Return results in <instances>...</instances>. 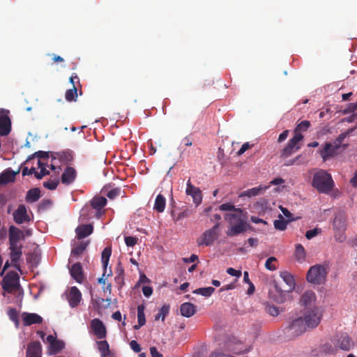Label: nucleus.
Segmentation results:
<instances>
[{
    "instance_id": "44",
    "label": "nucleus",
    "mask_w": 357,
    "mask_h": 357,
    "mask_svg": "<svg viewBox=\"0 0 357 357\" xmlns=\"http://www.w3.org/2000/svg\"><path fill=\"white\" fill-rule=\"evenodd\" d=\"M38 164L39 167L40 168V171L39 172H35V176L36 178L41 179L43 176L50 174V172L47 169H46L43 163L40 160H38Z\"/></svg>"
},
{
    "instance_id": "29",
    "label": "nucleus",
    "mask_w": 357,
    "mask_h": 357,
    "mask_svg": "<svg viewBox=\"0 0 357 357\" xmlns=\"http://www.w3.org/2000/svg\"><path fill=\"white\" fill-rule=\"evenodd\" d=\"M40 190L38 188H31L28 190L26 195V201L27 202H36L40 197Z\"/></svg>"
},
{
    "instance_id": "55",
    "label": "nucleus",
    "mask_w": 357,
    "mask_h": 357,
    "mask_svg": "<svg viewBox=\"0 0 357 357\" xmlns=\"http://www.w3.org/2000/svg\"><path fill=\"white\" fill-rule=\"evenodd\" d=\"M236 209L234 205L229 204V203H225L222 204L220 206V210L221 211H234Z\"/></svg>"
},
{
    "instance_id": "14",
    "label": "nucleus",
    "mask_w": 357,
    "mask_h": 357,
    "mask_svg": "<svg viewBox=\"0 0 357 357\" xmlns=\"http://www.w3.org/2000/svg\"><path fill=\"white\" fill-rule=\"evenodd\" d=\"M9 249L11 261L15 264L22 255V243L9 242Z\"/></svg>"
},
{
    "instance_id": "4",
    "label": "nucleus",
    "mask_w": 357,
    "mask_h": 357,
    "mask_svg": "<svg viewBox=\"0 0 357 357\" xmlns=\"http://www.w3.org/2000/svg\"><path fill=\"white\" fill-rule=\"evenodd\" d=\"M328 274L326 268L321 264H316L310 268L307 273V282L314 284H321L326 281Z\"/></svg>"
},
{
    "instance_id": "54",
    "label": "nucleus",
    "mask_w": 357,
    "mask_h": 357,
    "mask_svg": "<svg viewBox=\"0 0 357 357\" xmlns=\"http://www.w3.org/2000/svg\"><path fill=\"white\" fill-rule=\"evenodd\" d=\"M252 146V145L250 144L249 142L244 143L242 145V146L241 147V149L236 153V155L238 156H240V155H243L247 150L250 149Z\"/></svg>"
},
{
    "instance_id": "60",
    "label": "nucleus",
    "mask_w": 357,
    "mask_h": 357,
    "mask_svg": "<svg viewBox=\"0 0 357 357\" xmlns=\"http://www.w3.org/2000/svg\"><path fill=\"white\" fill-rule=\"evenodd\" d=\"M333 225L335 229H344L343 222H342L340 219H337V218H335L334 219Z\"/></svg>"
},
{
    "instance_id": "47",
    "label": "nucleus",
    "mask_w": 357,
    "mask_h": 357,
    "mask_svg": "<svg viewBox=\"0 0 357 357\" xmlns=\"http://www.w3.org/2000/svg\"><path fill=\"white\" fill-rule=\"evenodd\" d=\"M8 315L11 321H13L17 326L19 324L18 313L15 308H10L8 311Z\"/></svg>"
},
{
    "instance_id": "13",
    "label": "nucleus",
    "mask_w": 357,
    "mask_h": 357,
    "mask_svg": "<svg viewBox=\"0 0 357 357\" xmlns=\"http://www.w3.org/2000/svg\"><path fill=\"white\" fill-rule=\"evenodd\" d=\"M185 192L188 195H190L192 197L193 202L196 204V206H198L202 203V191L199 190V188L195 187L191 183L190 179H189L187 182Z\"/></svg>"
},
{
    "instance_id": "38",
    "label": "nucleus",
    "mask_w": 357,
    "mask_h": 357,
    "mask_svg": "<svg viewBox=\"0 0 357 357\" xmlns=\"http://www.w3.org/2000/svg\"><path fill=\"white\" fill-rule=\"evenodd\" d=\"M310 126L311 123L309 121L305 120L301 121L296 126L294 130V135L301 134V132L307 131Z\"/></svg>"
},
{
    "instance_id": "6",
    "label": "nucleus",
    "mask_w": 357,
    "mask_h": 357,
    "mask_svg": "<svg viewBox=\"0 0 357 357\" xmlns=\"http://www.w3.org/2000/svg\"><path fill=\"white\" fill-rule=\"evenodd\" d=\"M303 318L307 329H313L319 326L322 318V313L317 307H314L307 310Z\"/></svg>"
},
{
    "instance_id": "61",
    "label": "nucleus",
    "mask_w": 357,
    "mask_h": 357,
    "mask_svg": "<svg viewBox=\"0 0 357 357\" xmlns=\"http://www.w3.org/2000/svg\"><path fill=\"white\" fill-rule=\"evenodd\" d=\"M50 152L38 151L34 153L36 157L39 158H48Z\"/></svg>"
},
{
    "instance_id": "49",
    "label": "nucleus",
    "mask_w": 357,
    "mask_h": 357,
    "mask_svg": "<svg viewBox=\"0 0 357 357\" xmlns=\"http://www.w3.org/2000/svg\"><path fill=\"white\" fill-rule=\"evenodd\" d=\"M356 110H357V102L348 104L347 106L342 110V114H349L354 113Z\"/></svg>"
},
{
    "instance_id": "9",
    "label": "nucleus",
    "mask_w": 357,
    "mask_h": 357,
    "mask_svg": "<svg viewBox=\"0 0 357 357\" xmlns=\"http://www.w3.org/2000/svg\"><path fill=\"white\" fill-rule=\"evenodd\" d=\"M220 224L217 223L213 228L208 229L204 232L202 236L198 239L197 243L199 245H211L218 237L216 232Z\"/></svg>"
},
{
    "instance_id": "51",
    "label": "nucleus",
    "mask_w": 357,
    "mask_h": 357,
    "mask_svg": "<svg viewBox=\"0 0 357 357\" xmlns=\"http://www.w3.org/2000/svg\"><path fill=\"white\" fill-rule=\"evenodd\" d=\"M191 214V211L188 208L185 209L183 211L180 212L176 218H174L175 221H178L183 218H188Z\"/></svg>"
},
{
    "instance_id": "64",
    "label": "nucleus",
    "mask_w": 357,
    "mask_h": 357,
    "mask_svg": "<svg viewBox=\"0 0 357 357\" xmlns=\"http://www.w3.org/2000/svg\"><path fill=\"white\" fill-rule=\"evenodd\" d=\"M150 353L151 357H162V355L158 351L157 349L155 347H152L150 348Z\"/></svg>"
},
{
    "instance_id": "15",
    "label": "nucleus",
    "mask_w": 357,
    "mask_h": 357,
    "mask_svg": "<svg viewBox=\"0 0 357 357\" xmlns=\"http://www.w3.org/2000/svg\"><path fill=\"white\" fill-rule=\"evenodd\" d=\"M13 219L17 224H22L24 222H29L30 218L27 214L26 206L20 204L13 213Z\"/></svg>"
},
{
    "instance_id": "58",
    "label": "nucleus",
    "mask_w": 357,
    "mask_h": 357,
    "mask_svg": "<svg viewBox=\"0 0 357 357\" xmlns=\"http://www.w3.org/2000/svg\"><path fill=\"white\" fill-rule=\"evenodd\" d=\"M130 346L131 347V349L135 352V353H139L141 351V347L140 345L137 343V341L135 340H132L130 342Z\"/></svg>"
},
{
    "instance_id": "17",
    "label": "nucleus",
    "mask_w": 357,
    "mask_h": 357,
    "mask_svg": "<svg viewBox=\"0 0 357 357\" xmlns=\"http://www.w3.org/2000/svg\"><path fill=\"white\" fill-rule=\"evenodd\" d=\"M335 344L337 348L349 351L351 347V340L347 333H340L337 335Z\"/></svg>"
},
{
    "instance_id": "53",
    "label": "nucleus",
    "mask_w": 357,
    "mask_h": 357,
    "mask_svg": "<svg viewBox=\"0 0 357 357\" xmlns=\"http://www.w3.org/2000/svg\"><path fill=\"white\" fill-rule=\"evenodd\" d=\"M120 192H121V190L119 188H114V189L109 190L107 193V197L109 199H113L116 198L117 196H119L120 195Z\"/></svg>"
},
{
    "instance_id": "40",
    "label": "nucleus",
    "mask_w": 357,
    "mask_h": 357,
    "mask_svg": "<svg viewBox=\"0 0 357 357\" xmlns=\"http://www.w3.org/2000/svg\"><path fill=\"white\" fill-rule=\"evenodd\" d=\"M87 247V243L82 242L80 244L73 248L71 250V255L75 257L80 256Z\"/></svg>"
},
{
    "instance_id": "36",
    "label": "nucleus",
    "mask_w": 357,
    "mask_h": 357,
    "mask_svg": "<svg viewBox=\"0 0 357 357\" xmlns=\"http://www.w3.org/2000/svg\"><path fill=\"white\" fill-rule=\"evenodd\" d=\"M305 250L301 244H296L295 248V257L297 261H303L305 259Z\"/></svg>"
},
{
    "instance_id": "35",
    "label": "nucleus",
    "mask_w": 357,
    "mask_h": 357,
    "mask_svg": "<svg viewBox=\"0 0 357 357\" xmlns=\"http://www.w3.org/2000/svg\"><path fill=\"white\" fill-rule=\"evenodd\" d=\"M111 254H112V248L110 247L105 248V249L102 252L101 259H102V266L105 270H106L107 266L108 265Z\"/></svg>"
},
{
    "instance_id": "43",
    "label": "nucleus",
    "mask_w": 357,
    "mask_h": 357,
    "mask_svg": "<svg viewBox=\"0 0 357 357\" xmlns=\"http://www.w3.org/2000/svg\"><path fill=\"white\" fill-rule=\"evenodd\" d=\"M169 311V306L165 305H163L160 310L158 313L155 315V319L158 320L160 319H162V321H164L166 316L168 314Z\"/></svg>"
},
{
    "instance_id": "5",
    "label": "nucleus",
    "mask_w": 357,
    "mask_h": 357,
    "mask_svg": "<svg viewBox=\"0 0 357 357\" xmlns=\"http://www.w3.org/2000/svg\"><path fill=\"white\" fill-rule=\"evenodd\" d=\"M307 330L303 318L299 317L289 321L288 326L284 329V333L288 337L293 339L301 335Z\"/></svg>"
},
{
    "instance_id": "41",
    "label": "nucleus",
    "mask_w": 357,
    "mask_h": 357,
    "mask_svg": "<svg viewBox=\"0 0 357 357\" xmlns=\"http://www.w3.org/2000/svg\"><path fill=\"white\" fill-rule=\"evenodd\" d=\"M77 97V89L75 86L73 87L71 89H68L66 91L65 94V98L67 101L72 102L75 101Z\"/></svg>"
},
{
    "instance_id": "2",
    "label": "nucleus",
    "mask_w": 357,
    "mask_h": 357,
    "mask_svg": "<svg viewBox=\"0 0 357 357\" xmlns=\"http://www.w3.org/2000/svg\"><path fill=\"white\" fill-rule=\"evenodd\" d=\"M280 277L282 278L283 281L287 285V289H282L280 285L275 282L274 287L276 292L278 294L277 296H273V300L278 303H282L285 301V296L287 292L291 291L295 287V280L291 274H290L287 271H282L280 273Z\"/></svg>"
},
{
    "instance_id": "31",
    "label": "nucleus",
    "mask_w": 357,
    "mask_h": 357,
    "mask_svg": "<svg viewBox=\"0 0 357 357\" xmlns=\"http://www.w3.org/2000/svg\"><path fill=\"white\" fill-rule=\"evenodd\" d=\"M166 205V199L165 197L159 194L155 200L154 209L158 212L162 213L164 211Z\"/></svg>"
},
{
    "instance_id": "45",
    "label": "nucleus",
    "mask_w": 357,
    "mask_h": 357,
    "mask_svg": "<svg viewBox=\"0 0 357 357\" xmlns=\"http://www.w3.org/2000/svg\"><path fill=\"white\" fill-rule=\"evenodd\" d=\"M64 348V343L59 340H56L50 346L52 353L56 354Z\"/></svg>"
},
{
    "instance_id": "19",
    "label": "nucleus",
    "mask_w": 357,
    "mask_h": 357,
    "mask_svg": "<svg viewBox=\"0 0 357 357\" xmlns=\"http://www.w3.org/2000/svg\"><path fill=\"white\" fill-rule=\"evenodd\" d=\"M53 160L58 159L62 163L69 164L73 160V152L70 150H66L61 152H54L51 153Z\"/></svg>"
},
{
    "instance_id": "26",
    "label": "nucleus",
    "mask_w": 357,
    "mask_h": 357,
    "mask_svg": "<svg viewBox=\"0 0 357 357\" xmlns=\"http://www.w3.org/2000/svg\"><path fill=\"white\" fill-rule=\"evenodd\" d=\"M180 311L182 316L185 317H191L197 312L196 306L191 303H184L180 307Z\"/></svg>"
},
{
    "instance_id": "22",
    "label": "nucleus",
    "mask_w": 357,
    "mask_h": 357,
    "mask_svg": "<svg viewBox=\"0 0 357 357\" xmlns=\"http://www.w3.org/2000/svg\"><path fill=\"white\" fill-rule=\"evenodd\" d=\"M42 346L40 342L35 341L29 344L26 357H41Z\"/></svg>"
},
{
    "instance_id": "18",
    "label": "nucleus",
    "mask_w": 357,
    "mask_h": 357,
    "mask_svg": "<svg viewBox=\"0 0 357 357\" xmlns=\"http://www.w3.org/2000/svg\"><path fill=\"white\" fill-rule=\"evenodd\" d=\"M71 277L78 283H82L84 280V275L81 263L74 264L70 268Z\"/></svg>"
},
{
    "instance_id": "48",
    "label": "nucleus",
    "mask_w": 357,
    "mask_h": 357,
    "mask_svg": "<svg viewBox=\"0 0 357 357\" xmlns=\"http://www.w3.org/2000/svg\"><path fill=\"white\" fill-rule=\"evenodd\" d=\"M59 183V180L58 178H56L54 180H50L48 181L44 182L43 186L47 189L54 190L57 188Z\"/></svg>"
},
{
    "instance_id": "63",
    "label": "nucleus",
    "mask_w": 357,
    "mask_h": 357,
    "mask_svg": "<svg viewBox=\"0 0 357 357\" xmlns=\"http://www.w3.org/2000/svg\"><path fill=\"white\" fill-rule=\"evenodd\" d=\"M288 135H289V130H284L282 133L280 134L278 139V142L279 143H280V142L284 141L287 138Z\"/></svg>"
},
{
    "instance_id": "28",
    "label": "nucleus",
    "mask_w": 357,
    "mask_h": 357,
    "mask_svg": "<svg viewBox=\"0 0 357 357\" xmlns=\"http://www.w3.org/2000/svg\"><path fill=\"white\" fill-rule=\"evenodd\" d=\"M17 172L8 169L0 174V185L13 182Z\"/></svg>"
},
{
    "instance_id": "37",
    "label": "nucleus",
    "mask_w": 357,
    "mask_h": 357,
    "mask_svg": "<svg viewBox=\"0 0 357 357\" xmlns=\"http://www.w3.org/2000/svg\"><path fill=\"white\" fill-rule=\"evenodd\" d=\"M215 291V288L212 287L198 288L193 291V294L202 295L205 297H209Z\"/></svg>"
},
{
    "instance_id": "42",
    "label": "nucleus",
    "mask_w": 357,
    "mask_h": 357,
    "mask_svg": "<svg viewBox=\"0 0 357 357\" xmlns=\"http://www.w3.org/2000/svg\"><path fill=\"white\" fill-rule=\"evenodd\" d=\"M337 348L335 345L331 343H326L321 347V351L326 354H335L337 352Z\"/></svg>"
},
{
    "instance_id": "20",
    "label": "nucleus",
    "mask_w": 357,
    "mask_h": 357,
    "mask_svg": "<svg viewBox=\"0 0 357 357\" xmlns=\"http://www.w3.org/2000/svg\"><path fill=\"white\" fill-rule=\"evenodd\" d=\"M77 177L76 170L71 167H67L61 174V181L64 185L72 184Z\"/></svg>"
},
{
    "instance_id": "8",
    "label": "nucleus",
    "mask_w": 357,
    "mask_h": 357,
    "mask_svg": "<svg viewBox=\"0 0 357 357\" xmlns=\"http://www.w3.org/2000/svg\"><path fill=\"white\" fill-rule=\"evenodd\" d=\"M339 149L337 145L331 142H326L321 145L319 150V153L323 159V161L325 162L337 155Z\"/></svg>"
},
{
    "instance_id": "50",
    "label": "nucleus",
    "mask_w": 357,
    "mask_h": 357,
    "mask_svg": "<svg viewBox=\"0 0 357 357\" xmlns=\"http://www.w3.org/2000/svg\"><path fill=\"white\" fill-rule=\"evenodd\" d=\"M321 232V229L320 228L316 227L313 229L307 231L305 233V237L307 239H311L316 236L317 235H318L319 234H320Z\"/></svg>"
},
{
    "instance_id": "52",
    "label": "nucleus",
    "mask_w": 357,
    "mask_h": 357,
    "mask_svg": "<svg viewBox=\"0 0 357 357\" xmlns=\"http://www.w3.org/2000/svg\"><path fill=\"white\" fill-rule=\"evenodd\" d=\"M137 238L133 236H126L125 237V243L127 246L132 247L137 243Z\"/></svg>"
},
{
    "instance_id": "57",
    "label": "nucleus",
    "mask_w": 357,
    "mask_h": 357,
    "mask_svg": "<svg viewBox=\"0 0 357 357\" xmlns=\"http://www.w3.org/2000/svg\"><path fill=\"white\" fill-rule=\"evenodd\" d=\"M227 273L231 276H235L237 278L241 277L242 275L241 271H237L233 268H228L227 269Z\"/></svg>"
},
{
    "instance_id": "62",
    "label": "nucleus",
    "mask_w": 357,
    "mask_h": 357,
    "mask_svg": "<svg viewBox=\"0 0 357 357\" xmlns=\"http://www.w3.org/2000/svg\"><path fill=\"white\" fill-rule=\"evenodd\" d=\"M280 209L281 210V211L283 213V215L286 218H288V220H291V221L293 220L291 218L292 214L290 213V211L287 208H284V207H283L282 206H280Z\"/></svg>"
},
{
    "instance_id": "32",
    "label": "nucleus",
    "mask_w": 357,
    "mask_h": 357,
    "mask_svg": "<svg viewBox=\"0 0 357 357\" xmlns=\"http://www.w3.org/2000/svg\"><path fill=\"white\" fill-rule=\"evenodd\" d=\"M98 350L101 354V357H107L109 356L110 351H109V346L108 342L106 340H101L97 342Z\"/></svg>"
},
{
    "instance_id": "16",
    "label": "nucleus",
    "mask_w": 357,
    "mask_h": 357,
    "mask_svg": "<svg viewBox=\"0 0 357 357\" xmlns=\"http://www.w3.org/2000/svg\"><path fill=\"white\" fill-rule=\"evenodd\" d=\"M315 301L316 294L311 290L305 291L300 299L301 305L305 307L306 310L315 307L314 305Z\"/></svg>"
},
{
    "instance_id": "46",
    "label": "nucleus",
    "mask_w": 357,
    "mask_h": 357,
    "mask_svg": "<svg viewBox=\"0 0 357 357\" xmlns=\"http://www.w3.org/2000/svg\"><path fill=\"white\" fill-rule=\"evenodd\" d=\"M277 261V259L275 257H268L265 263V267L266 269L269 271H275L277 269V266L273 264Z\"/></svg>"
},
{
    "instance_id": "11",
    "label": "nucleus",
    "mask_w": 357,
    "mask_h": 357,
    "mask_svg": "<svg viewBox=\"0 0 357 357\" xmlns=\"http://www.w3.org/2000/svg\"><path fill=\"white\" fill-rule=\"evenodd\" d=\"M91 328L93 331V334L98 339H103L106 337L107 330L103 324L102 321L99 319H93L91 322Z\"/></svg>"
},
{
    "instance_id": "1",
    "label": "nucleus",
    "mask_w": 357,
    "mask_h": 357,
    "mask_svg": "<svg viewBox=\"0 0 357 357\" xmlns=\"http://www.w3.org/2000/svg\"><path fill=\"white\" fill-rule=\"evenodd\" d=\"M312 185L319 193L328 194L334 187V182L330 174L319 169L313 175Z\"/></svg>"
},
{
    "instance_id": "56",
    "label": "nucleus",
    "mask_w": 357,
    "mask_h": 357,
    "mask_svg": "<svg viewBox=\"0 0 357 357\" xmlns=\"http://www.w3.org/2000/svg\"><path fill=\"white\" fill-rule=\"evenodd\" d=\"M267 312L273 317L278 316L279 314L278 308L274 305L268 306Z\"/></svg>"
},
{
    "instance_id": "21",
    "label": "nucleus",
    "mask_w": 357,
    "mask_h": 357,
    "mask_svg": "<svg viewBox=\"0 0 357 357\" xmlns=\"http://www.w3.org/2000/svg\"><path fill=\"white\" fill-rule=\"evenodd\" d=\"M23 324L31 326L32 324H41L43 318L36 313L23 312L22 314Z\"/></svg>"
},
{
    "instance_id": "33",
    "label": "nucleus",
    "mask_w": 357,
    "mask_h": 357,
    "mask_svg": "<svg viewBox=\"0 0 357 357\" xmlns=\"http://www.w3.org/2000/svg\"><path fill=\"white\" fill-rule=\"evenodd\" d=\"M264 188H263L260 186L252 188L251 189H248L245 191L242 192L240 194L239 197H255V196L259 195L264 190Z\"/></svg>"
},
{
    "instance_id": "34",
    "label": "nucleus",
    "mask_w": 357,
    "mask_h": 357,
    "mask_svg": "<svg viewBox=\"0 0 357 357\" xmlns=\"http://www.w3.org/2000/svg\"><path fill=\"white\" fill-rule=\"evenodd\" d=\"M279 219L275 220L273 222L274 227L279 231H284L287 228V223L291 222V220H284L282 215H278Z\"/></svg>"
},
{
    "instance_id": "7",
    "label": "nucleus",
    "mask_w": 357,
    "mask_h": 357,
    "mask_svg": "<svg viewBox=\"0 0 357 357\" xmlns=\"http://www.w3.org/2000/svg\"><path fill=\"white\" fill-rule=\"evenodd\" d=\"M303 135L302 134L294 135L291 138L287 146L281 151V158H287L290 156L293 153L301 149L300 142L303 139Z\"/></svg>"
},
{
    "instance_id": "10",
    "label": "nucleus",
    "mask_w": 357,
    "mask_h": 357,
    "mask_svg": "<svg viewBox=\"0 0 357 357\" xmlns=\"http://www.w3.org/2000/svg\"><path fill=\"white\" fill-rule=\"evenodd\" d=\"M66 299L72 308L76 307L80 303L82 294L77 287H71L66 293Z\"/></svg>"
},
{
    "instance_id": "30",
    "label": "nucleus",
    "mask_w": 357,
    "mask_h": 357,
    "mask_svg": "<svg viewBox=\"0 0 357 357\" xmlns=\"http://www.w3.org/2000/svg\"><path fill=\"white\" fill-rule=\"evenodd\" d=\"M107 204V199L104 197H95L91 202L93 208L98 211L101 210Z\"/></svg>"
},
{
    "instance_id": "23",
    "label": "nucleus",
    "mask_w": 357,
    "mask_h": 357,
    "mask_svg": "<svg viewBox=\"0 0 357 357\" xmlns=\"http://www.w3.org/2000/svg\"><path fill=\"white\" fill-rule=\"evenodd\" d=\"M11 130V121L8 115H0V135L1 136L8 135Z\"/></svg>"
},
{
    "instance_id": "3",
    "label": "nucleus",
    "mask_w": 357,
    "mask_h": 357,
    "mask_svg": "<svg viewBox=\"0 0 357 357\" xmlns=\"http://www.w3.org/2000/svg\"><path fill=\"white\" fill-rule=\"evenodd\" d=\"M4 292L8 294L18 293L19 295L23 294V289L20 284V276L15 271L8 272L1 282Z\"/></svg>"
},
{
    "instance_id": "24",
    "label": "nucleus",
    "mask_w": 357,
    "mask_h": 357,
    "mask_svg": "<svg viewBox=\"0 0 357 357\" xmlns=\"http://www.w3.org/2000/svg\"><path fill=\"white\" fill-rule=\"evenodd\" d=\"M9 242L21 243L24 239V234L15 226H10L8 230Z\"/></svg>"
},
{
    "instance_id": "27",
    "label": "nucleus",
    "mask_w": 357,
    "mask_h": 357,
    "mask_svg": "<svg viewBox=\"0 0 357 357\" xmlns=\"http://www.w3.org/2000/svg\"><path fill=\"white\" fill-rule=\"evenodd\" d=\"M93 231V227L91 225H82L77 227L75 229L77 237L78 239H82L91 234Z\"/></svg>"
},
{
    "instance_id": "39",
    "label": "nucleus",
    "mask_w": 357,
    "mask_h": 357,
    "mask_svg": "<svg viewBox=\"0 0 357 357\" xmlns=\"http://www.w3.org/2000/svg\"><path fill=\"white\" fill-rule=\"evenodd\" d=\"M144 309L145 307L144 305H139L137 306V319L139 326H143L146 323Z\"/></svg>"
},
{
    "instance_id": "12",
    "label": "nucleus",
    "mask_w": 357,
    "mask_h": 357,
    "mask_svg": "<svg viewBox=\"0 0 357 357\" xmlns=\"http://www.w3.org/2000/svg\"><path fill=\"white\" fill-rule=\"evenodd\" d=\"M225 218L231 225H233L234 223L241 222H246L247 221V213L244 212L241 208H236L234 211H233V213H227L225 216Z\"/></svg>"
},
{
    "instance_id": "59",
    "label": "nucleus",
    "mask_w": 357,
    "mask_h": 357,
    "mask_svg": "<svg viewBox=\"0 0 357 357\" xmlns=\"http://www.w3.org/2000/svg\"><path fill=\"white\" fill-rule=\"evenodd\" d=\"M142 293L144 296L149 297L153 293V289L149 286H144L142 287Z\"/></svg>"
},
{
    "instance_id": "25",
    "label": "nucleus",
    "mask_w": 357,
    "mask_h": 357,
    "mask_svg": "<svg viewBox=\"0 0 357 357\" xmlns=\"http://www.w3.org/2000/svg\"><path fill=\"white\" fill-rule=\"evenodd\" d=\"M248 225L246 222L234 223L227 231V236H237L247 230Z\"/></svg>"
}]
</instances>
